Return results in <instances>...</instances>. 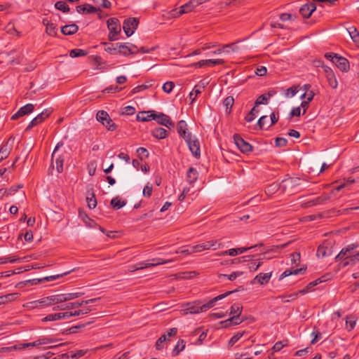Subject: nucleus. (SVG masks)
<instances>
[{"instance_id":"49530a36","label":"nucleus","mask_w":359,"mask_h":359,"mask_svg":"<svg viewBox=\"0 0 359 359\" xmlns=\"http://www.w3.org/2000/svg\"><path fill=\"white\" fill-rule=\"evenodd\" d=\"M245 332H237L229 341V346H233L244 334Z\"/></svg>"},{"instance_id":"13d9d810","label":"nucleus","mask_w":359,"mask_h":359,"mask_svg":"<svg viewBox=\"0 0 359 359\" xmlns=\"http://www.w3.org/2000/svg\"><path fill=\"white\" fill-rule=\"evenodd\" d=\"M86 351L84 350H78L76 351H70L69 352V356L72 358L78 359L85 355Z\"/></svg>"},{"instance_id":"2f4dec72","label":"nucleus","mask_w":359,"mask_h":359,"mask_svg":"<svg viewBox=\"0 0 359 359\" xmlns=\"http://www.w3.org/2000/svg\"><path fill=\"white\" fill-rule=\"evenodd\" d=\"M331 249L324 245H319L316 252V256L318 258H324L327 256L331 255Z\"/></svg>"},{"instance_id":"7ed1b4c3","label":"nucleus","mask_w":359,"mask_h":359,"mask_svg":"<svg viewBox=\"0 0 359 359\" xmlns=\"http://www.w3.org/2000/svg\"><path fill=\"white\" fill-rule=\"evenodd\" d=\"M62 146L63 142H58L51 156L52 161L53 160V158H55L56 170L59 173L62 172L65 160L69 156V154L66 151L60 150V147H62Z\"/></svg>"},{"instance_id":"6e6552de","label":"nucleus","mask_w":359,"mask_h":359,"mask_svg":"<svg viewBox=\"0 0 359 359\" xmlns=\"http://www.w3.org/2000/svg\"><path fill=\"white\" fill-rule=\"evenodd\" d=\"M97 120L104 126L108 130L114 131L116 129V125L111 119L109 115L105 111H99L96 115Z\"/></svg>"},{"instance_id":"473e14b6","label":"nucleus","mask_w":359,"mask_h":359,"mask_svg":"<svg viewBox=\"0 0 359 359\" xmlns=\"http://www.w3.org/2000/svg\"><path fill=\"white\" fill-rule=\"evenodd\" d=\"M19 297L18 293H11L0 297V305L6 304L14 301Z\"/></svg>"},{"instance_id":"dca6fc26","label":"nucleus","mask_w":359,"mask_h":359,"mask_svg":"<svg viewBox=\"0 0 359 359\" xmlns=\"http://www.w3.org/2000/svg\"><path fill=\"white\" fill-rule=\"evenodd\" d=\"M334 57L335 60H333V62L341 71L347 72L350 69V64L346 58L338 56L337 54L334 55Z\"/></svg>"},{"instance_id":"72a5a7b5","label":"nucleus","mask_w":359,"mask_h":359,"mask_svg":"<svg viewBox=\"0 0 359 359\" xmlns=\"http://www.w3.org/2000/svg\"><path fill=\"white\" fill-rule=\"evenodd\" d=\"M306 271V268H300V269H294V270H292V269H287V270H285L279 277V280H282L285 277H287L290 275H298L299 273H304Z\"/></svg>"},{"instance_id":"4d7b16f0","label":"nucleus","mask_w":359,"mask_h":359,"mask_svg":"<svg viewBox=\"0 0 359 359\" xmlns=\"http://www.w3.org/2000/svg\"><path fill=\"white\" fill-rule=\"evenodd\" d=\"M20 259L19 257H18L17 256L8 257H1L0 258V264H6L8 262L14 263V262H16L17 261H19Z\"/></svg>"},{"instance_id":"9b49d317","label":"nucleus","mask_w":359,"mask_h":359,"mask_svg":"<svg viewBox=\"0 0 359 359\" xmlns=\"http://www.w3.org/2000/svg\"><path fill=\"white\" fill-rule=\"evenodd\" d=\"M242 309L243 306H241V304H233L231 306L230 314L234 316L228 319L227 321H231L234 325H239L240 323H241L243 321V319L240 320L239 316L241 313Z\"/></svg>"},{"instance_id":"7c9ffc66","label":"nucleus","mask_w":359,"mask_h":359,"mask_svg":"<svg viewBox=\"0 0 359 359\" xmlns=\"http://www.w3.org/2000/svg\"><path fill=\"white\" fill-rule=\"evenodd\" d=\"M198 173L193 167H190L187 172V180L190 184H194L198 179Z\"/></svg>"},{"instance_id":"a18cd8bd","label":"nucleus","mask_w":359,"mask_h":359,"mask_svg":"<svg viewBox=\"0 0 359 359\" xmlns=\"http://www.w3.org/2000/svg\"><path fill=\"white\" fill-rule=\"evenodd\" d=\"M330 196H319V197L316 198V199H314L311 201H309V203L310 204V205L322 204V203H324L325 201L330 200Z\"/></svg>"},{"instance_id":"a878e982","label":"nucleus","mask_w":359,"mask_h":359,"mask_svg":"<svg viewBox=\"0 0 359 359\" xmlns=\"http://www.w3.org/2000/svg\"><path fill=\"white\" fill-rule=\"evenodd\" d=\"M135 49H137L135 46H133L131 48H130L123 43H118V53L122 54L123 55H128L130 54L135 53Z\"/></svg>"},{"instance_id":"6e6d98bb","label":"nucleus","mask_w":359,"mask_h":359,"mask_svg":"<svg viewBox=\"0 0 359 359\" xmlns=\"http://www.w3.org/2000/svg\"><path fill=\"white\" fill-rule=\"evenodd\" d=\"M270 96H271V94H269V96H266V95H261L256 100L255 105L257 106L259 104H266L268 100H269Z\"/></svg>"},{"instance_id":"f3484780","label":"nucleus","mask_w":359,"mask_h":359,"mask_svg":"<svg viewBox=\"0 0 359 359\" xmlns=\"http://www.w3.org/2000/svg\"><path fill=\"white\" fill-rule=\"evenodd\" d=\"M34 109V106L32 104H27L25 106L20 108V109L14 114L11 119L12 120H16L20 116H23L27 114H31Z\"/></svg>"},{"instance_id":"b1692460","label":"nucleus","mask_w":359,"mask_h":359,"mask_svg":"<svg viewBox=\"0 0 359 359\" xmlns=\"http://www.w3.org/2000/svg\"><path fill=\"white\" fill-rule=\"evenodd\" d=\"M97 11H100V8H97L90 4L79 5L76 6V11L79 13H93Z\"/></svg>"},{"instance_id":"de8ad7c7","label":"nucleus","mask_w":359,"mask_h":359,"mask_svg":"<svg viewBox=\"0 0 359 359\" xmlns=\"http://www.w3.org/2000/svg\"><path fill=\"white\" fill-rule=\"evenodd\" d=\"M243 271H234V272H232L229 275L219 274V278H221L222 277H227L229 280L233 281L238 276H241V275H243Z\"/></svg>"},{"instance_id":"423d86ee","label":"nucleus","mask_w":359,"mask_h":359,"mask_svg":"<svg viewBox=\"0 0 359 359\" xmlns=\"http://www.w3.org/2000/svg\"><path fill=\"white\" fill-rule=\"evenodd\" d=\"M151 262H140L139 264H137L135 265H133L130 266V271H135L137 270H142L144 269L158 266L160 264H167L168 262H171L172 260H164L161 258H154L151 260Z\"/></svg>"},{"instance_id":"c03bdc74","label":"nucleus","mask_w":359,"mask_h":359,"mask_svg":"<svg viewBox=\"0 0 359 359\" xmlns=\"http://www.w3.org/2000/svg\"><path fill=\"white\" fill-rule=\"evenodd\" d=\"M87 55V52L83 49L75 48L69 52V55L72 57H82Z\"/></svg>"},{"instance_id":"2eb2a0df","label":"nucleus","mask_w":359,"mask_h":359,"mask_svg":"<svg viewBox=\"0 0 359 359\" xmlns=\"http://www.w3.org/2000/svg\"><path fill=\"white\" fill-rule=\"evenodd\" d=\"M224 62H225L224 60L222 59H215V60L208 59V60H203L198 62H196V63L193 64L192 66L197 67V68H201L204 66L214 67L216 65H223V64H224Z\"/></svg>"},{"instance_id":"aec40b11","label":"nucleus","mask_w":359,"mask_h":359,"mask_svg":"<svg viewBox=\"0 0 359 359\" xmlns=\"http://www.w3.org/2000/svg\"><path fill=\"white\" fill-rule=\"evenodd\" d=\"M257 246V245H254V246H252V247H250V248H231V249H229L228 250H225V251H223V252H220L219 255L220 256L229 255V256H231V257H234V256L237 255L238 254L244 253L247 250H248L249 249L254 248H255Z\"/></svg>"},{"instance_id":"c85d7f7f","label":"nucleus","mask_w":359,"mask_h":359,"mask_svg":"<svg viewBox=\"0 0 359 359\" xmlns=\"http://www.w3.org/2000/svg\"><path fill=\"white\" fill-rule=\"evenodd\" d=\"M67 315L64 313H50L42 318V322L55 321L61 319H66Z\"/></svg>"},{"instance_id":"4468645a","label":"nucleus","mask_w":359,"mask_h":359,"mask_svg":"<svg viewBox=\"0 0 359 359\" xmlns=\"http://www.w3.org/2000/svg\"><path fill=\"white\" fill-rule=\"evenodd\" d=\"M195 6L194 5V4H192V0H190L189 2H187V4L181 6L178 9H175V10H172L171 12H172V15L174 16L175 18H177V17H180V15L184 14V13H188L191 11H192L194 8H195Z\"/></svg>"},{"instance_id":"ea45409f","label":"nucleus","mask_w":359,"mask_h":359,"mask_svg":"<svg viewBox=\"0 0 359 359\" xmlns=\"http://www.w3.org/2000/svg\"><path fill=\"white\" fill-rule=\"evenodd\" d=\"M110 203L113 208H114L115 210H118L125 206L126 202L125 201H122L119 196H116L111 199Z\"/></svg>"},{"instance_id":"052dcab7","label":"nucleus","mask_w":359,"mask_h":359,"mask_svg":"<svg viewBox=\"0 0 359 359\" xmlns=\"http://www.w3.org/2000/svg\"><path fill=\"white\" fill-rule=\"evenodd\" d=\"M137 154L141 160L143 158V157L148 158L149 155L148 151L144 147L137 148Z\"/></svg>"},{"instance_id":"cd10ccee","label":"nucleus","mask_w":359,"mask_h":359,"mask_svg":"<svg viewBox=\"0 0 359 359\" xmlns=\"http://www.w3.org/2000/svg\"><path fill=\"white\" fill-rule=\"evenodd\" d=\"M32 304H34V307H38L40 306H50L54 305L51 296L46 297L39 300L34 301V302H32Z\"/></svg>"},{"instance_id":"f257e3e1","label":"nucleus","mask_w":359,"mask_h":359,"mask_svg":"<svg viewBox=\"0 0 359 359\" xmlns=\"http://www.w3.org/2000/svg\"><path fill=\"white\" fill-rule=\"evenodd\" d=\"M233 292V291H228L224 294H219L210 300L208 303L203 305H200V302L187 303L184 306V309L182 311H183L184 314H196L201 312H205L209 309L213 307L217 301L224 299Z\"/></svg>"},{"instance_id":"bf43d9fd","label":"nucleus","mask_w":359,"mask_h":359,"mask_svg":"<svg viewBox=\"0 0 359 359\" xmlns=\"http://www.w3.org/2000/svg\"><path fill=\"white\" fill-rule=\"evenodd\" d=\"M135 113V109L132 106H126L121 109V114L123 115H133Z\"/></svg>"},{"instance_id":"79ce46f5","label":"nucleus","mask_w":359,"mask_h":359,"mask_svg":"<svg viewBox=\"0 0 359 359\" xmlns=\"http://www.w3.org/2000/svg\"><path fill=\"white\" fill-rule=\"evenodd\" d=\"M234 103V99L232 96L226 97L223 102L224 107H226V113L229 114L231 111L232 107Z\"/></svg>"},{"instance_id":"1a4fd4ad","label":"nucleus","mask_w":359,"mask_h":359,"mask_svg":"<svg viewBox=\"0 0 359 359\" xmlns=\"http://www.w3.org/2000/svg\"><path fill=\"white\" fill-rule=\"evenodd\" d=\"M233 140L238 149L243 154H248L252 150V146L246 142L240 135L235 134Z\"/></svg>"},{"instance_id":"c9c22d12","label":"nucleus","mask_w":359,"mask_h":359,"mask_svg":"<svg viewBox=\"0 0 359 359\" xmlns=\"http://www.w3.org/2000/svg\"><path fill=\"white\" fill-rule=\"evenodd\" d=\"M43 23L46 27V32L47 33V34H48L50 36H56L57 29H56V26L53 23L50 22L46 20H43Z\"/></svg>"},{"instance_id":"774afa93","label":"nucleus","mask_w":359,"mask_h":359,"mask_svg":"<svg viewBox=\"0 0 359 359\" xmlns=\"http://www.w3.org/2000/svg\"><path fill=\"white\" fill-rule=\"evenodd\" d=\"M65 305V309L67 310H69V309H72L74 308H78V307L82 306L83 304V302L81 301V302L67 303Z\"/></svg>"},{"instance_id":"20e7f679","label":"nucleus","mask_w":359,"mask_h":359,"mask_svg":"<svg viewBox=\"0 0 359 359\" xmlns=\"http://www.w3.org/2000/svg\"><path fill=\"white\" fill-rule=\"evenodd\" d=\"M184 140L193 156L196 158H199L201 157V149L198 138L193 136L191 133H188L187 137Z\"/></svg>"},{"instance_id":"864d4df0","label":"nucleus","mask_w":359,"mask_h":359,"mask_svg":"<svg viewBox=\"0 0 359 359\" xmlns=\"http://www.w3.org/2000/svg\"><path fill=\"white\" fill-rule=\"evenodd\" d=\"M91 323V322H88L86 323L79 324L75 326H72L69 328V332L71 334L76 333L79 330L83 329L86 325H88Z\"/></svg>"},{"instance_id":"6ab92c4d","label":"nucleus","mask_w":359,"mask_h":359,"mask_svg":"<svg viewBox=\"0 0 359 359\" xmlns=\"http://www.w3.org/2000/svg\"><path fill=\"white\" fill-rule=\"evenodd\" d=\"M316 9V6L314 4H306L300 8L299 13L304 18H309Z\"/></svg>"},{"instance_id":"8fccbe9b","label":"nucleus","mask_w":359,"mask_h":359,"mask_svg":"<svg viewBox=\"0 0 359 359\" xmlns=\"http://www.w3.org/2000/svg\"><path fill=\"white\" fill-rule=\"evenodd\" d=\"M329 75L330 76H327L326 78H327V82H328L330 86L334 89L337 88V86H338V83H337V81L334 74H329Z\"/></svg>"},{"instance_id":"338daca9","label":"nucleus","mask_w":359,"mask_h":359,"mask_svg":"<svg viewBox=\"0 0 359 359\" xmlns=\"http://www.w3.org/2000/svg\"><path fill=\"white\" fill-rule=\"evenodd\" d=\"M122 90L121 87H118L117 86H111L109 87L106 88L103 92L107 93H114L120 92Z\"/></svg>"},{"instance_id":"e2e57ef3","label":"nucleus","mask_w":359,"mask_h":359,"mask_svg":"<svg viewBox=\"0 0 359 359\" xmlns=\"http://www.w3.org/2000/svg\"><path fill=\"white\" fill-rule=\"evenodd\" d=\"M354 182H355V180L348 178V179L346 180V182H344V183L341 184L337 187H336L334 189H333L332 191V194H334V191H339L343 188H344L346 186V184H353Z\"/></svg>"},{"instance_id":"ddd939ff","label":"nucleus","mask_w":359,"mask_h":359,"mask_svg":"<svg viewBox=\"0 0 359 359\" xmlns=\"http://www.w3.org/2000/svg\"><path fill=\"white\" fill-rule=\"evenodd\" d=\"M52 113V110L50 109H45L41 114H38L34 118H33L27 127L26 128V130H30L32 128L40 124L43 121H44Z\"/></svg>"},{"instance_id":"3c124183","label":"nucleus","mask_w":359,"mask_h":359,"mask_svg":"<svg viewBox=\"0 0 359 359\" xmlns=\"http://www.w3.org/2000/svg\"><path fill=\"white\" fill-rule=\"evenodd\" d=\"M65 302L70 301L74 299H76L79 297H81L83 295V292H72V293H65Z\"/></svg>"},{"instance_id":"5701e85b","label":"nucleus","mask_w":359,"mask_h":359,"mask_svg":"<svg viewBox=\"0 0 359 359\" xmlns=\"http://www.w3.org/2000/svg\"><path fill=\"white\" fill-rule=\"evenodd\" d=\"M205 87V83L201 81L198 84L196 85L193 90L189 94V99L191 103L194 102L198 95L201 94Z\"/></svg>"},{"instance_id":"0eeeda50","label":"nucleus","mask_w":359,"mask_h":359,"mask_svg":"<svg viewBox=\"0 0 359 359\" xmlns=\"http://www.w3.org/2000/svg\"><path fill=\"white\" fill-rule=\"evenodd\" d=\"M359 247L358 243H351L346 247L341 249L340 252L335 257L336 261L346 262L350 259L353 254V250Z\"/></svg>"},{"instance_id":"393cba45","label":"nucleus","mask_w":359,"mask_h":359,"mask_svg":"<svg viewBox=\"0 0 359 359\" xmlns=\"http://www.w3.org/2000/svg\"><path fill=\"white\" fill-rule=\"evenodd\" d=\"M271 277V272L266 273H260L255 277L253 283L257 282L260 285H264L270 280Z\"/></svg>"},{"instance_id":"37998d69","label":"nucleus","mask_w":359,"mask_h":359,"mask_svg":"<svg viewBox=\"0 0 359 359\" xmlns=\"http://www.w3.org/2000/svg\"><path fill=\"white\" fill-rule=\"evenodd\" d=\"M55 7L56 9L61 11L63 13H67L69 11L68 5L63 1H59L56 2Z\"/></svg>"},{"instance_id":"bb28decb","label":"nucleus","mask_w":359,"mask_h":359,"mask_svg":"<svg viewBox=\"0 0 359 359\" xmlns=\"http://www.w3.org/2000/svg\"><path fill=\"white\" fill-rule=\"evenodd\" d=\"M79 30V27L73 23L71 25H65L61 27V32L64 35H72L76 33Z\"/></svg>"},{"instance_id":"f704fd0d","label":"nucleus","mask_w":359,"mask_h":359,"mask_svg":"<svg viewBox=\"0 0 359 359\" xmlns=\"http://www.w3.org/2000/svg\"><path fill=\"white\" fill-rule=\"evenodd\" d=\"M151 135L157 139H164L167 136V130L163 128H156L151 131Z\"/></svg>"},{"instance_id":"58836bf2","label":"nucleus","mask_w":359,"mask_h":359,"mask_svg":"<svg viewBox=\"0 0 359 359\" xmlns=\"http://www.w3.org/2000/svg\"><path fill=\"white\" fill-rule=\"evenodd\" d=\"M347 31L353 42L359 46V32L357 29L355 27H351L347 29Z\"/></svg>"},{"instance_id":"f03ea898","label":"nucleus","mask_w":359,"mask_h":359,"mask_svg":"<svg viewBox=\"0 0 359 359\" xmlns=\"http://www.w3.org/2000/svg\"><path fill=\"white\" fill-rule=\"evenodd\" d=\"M303 180L298 177H292L283 180L281 183L278 185V184H273L270 185L267 190L270 191H276L278 189H281L283 191H286L287 189H294L298 186L302 184V182Z\"/></svg>"},{"instance_id":"0e129e2a","label":"nucleus","mask_w":359,"mask_h":359,"mask_svg":"<svg viewBox=\"0 0 359 359\" xmlns=\"http://www.w3.org/2000/svg\"><path fill=\"white\" fill-rule=\"evenodd\" d=\"M137 120L139 121H142V122L149 121L148 112H146V111L140 112L137 115Z\"/></svg>"},{"instance_id":"f8f14e48","label":"nucleus","mask_w":359,"mask_h":359,"mask_svg":"<svg viewBox=\"0 0 359 359\" xmlns=\"http://www.w3.org/2000/svg\"><path fill=\"white\" fill-rule=\"evenodd\" d=\"M14 140H15V137H13V136H11L8 140L6 141V142H5L4 144H3L0 148V163L6 159L10 154L11 150H12V147H13V144L14 142Z\"/></svg>"},{"instance_id":"c756f323","label":"nucleus","mask_w":359,"mask_h":359,"mask_svg":"<svg viewBox=\"0 0 359 359\" xmlns=\"http://www.w3.org/2000/svg\"><path fill=\"white\" fill-rule=\"evenodd\" d=\"M177 130L179 135L184 140L187 138V124L186 121L181 120L177 123Z\"/></svg>"},{"instance_id":"a19ab883","label":"nucleus","mask_w":359,"mask_h":359,"mask_svg":"<svg viewBox=\"0 0 359 359\" xmlns=\"http://www.w3.org/2000/svg\"><path fill=\"white\" fill-rule=\"evenodd\" d=\"M185 341L183 339H180L177 341V344L175 345V348L172 350V355L176 356L177 355L182 351L184 350L185 348Z\"/></svg>"},{"instance_id":"4be33fe9","label":"nucleus","mask_w":359,"mask_h":359,"mask_svg":"<svg viewBox=\"0 0 359 359\" xmlns=\"http://www.w3.org/2000/svg\"><path fill=\"white\" fill-rule=\"evenodd\" d=\"M204 250L212 249L214 250L222 247L220 240H211L202 243Z\"/></svg>"},{"instance_id":"603ef678","label":"nucleus","mask_w":359,"mask_h":359,"mask_svg":"<svg viewBox=\"0 0 359 359\" xmlns=\"http://www.w3.org/2000/svg\"><path fill=\"white\" fill-rule=\"evenodd\" d=\"M51 297L54 305L65 302L64 294H54L51 295Z\"/></svg>"},{"instance_id":"09e8293b","label":"nucleus","mask_w":359,"mask_h":359,"mask_svg":"<svg viewBox=\"0 0 359 359\" xmlns=\"http://www.w3.org/2000/svg\"><path fill=\"white\" fill-rule=\"evenodd\" d=\"M86 201L88 203V206L90 209H93L97 205V200L95 196L93 193L91 194V196H87Z\"/></svg>"},{"instance_id":"680f3d73","label":"nucleus","mask_w":359,"mask_h":359,"mask_svg":"<svg viewBox=\"0 0 359 359\" xmlns=\"http://www.w3.org/2000/svg\"><path fill=\"white\" fill-rule=\"evenodd\" d=\"M167 340V335L163 334L156 341V348L158 350H161L163 348V343Z\"/></svg>"},{"instance_id":"5fc2aeb1","label":"nucleus","mask_w":359,"mask_h":359,"mask_svg":"<svg viewBox=\"0 0 359 359\" xmlns=\"http://www.w3.org/2000/svg\"><path fill=\"white\" fill-rule=\"evenodd\" d=\"M359 262V253L358 252H354L350 259L344 262V266H346L350 264H355L356 262Z\"/></svg>"},{"instance_id":"39448f33","label":"nucleus","mask_w":359,"mask_h":359,"mask_svg":"<svg viewBox=\"0 0 359 359\" xmlns=\"http://www.w3.org/2000/svg\"><path fill=\"white\" fill-rule=\"evenodd\" d=\"M107 27L109 30L108 39L114 41L118 39L117 35L121 32V28L119 21L117 18H111L107 20Z\"/></svg>"},{"instance_id":"4c0bfd02","label":"nucleus","mask_w":359,"mask_h":359,"mask_svg":"<svg viewBox=\"0 0 359 359\" xmlns=\"http://www.w3.org/2000/svg\"><path fill=\"white\" fill-rule=\"evenodd\" d=\"M323 281H325V280H323L322 278H319L309 283L306 286L305 288L299 290V292L302 294H304L307 293L309 291H310L312 287H313L314 286H316L317 285H318L320 283H323Z\"/></svg>"},{"instance_id":"412c9836","label":"nucleus","mask_w":359,"mask_h":359,"mask_svg":"<svg viewBox=\"0 0 359 359\" xmlns=\"http://www.w3.org/2000/svg\"><path fill=\"white\" fill-rule=\"evenodd\" d=\"M156 121L159 124L166 126L168 128L174 126V123L171 121L170 118L163 113H160L158 114Z\"/></svg>"},{"instance_id":"a211bd4d","label":"nucleus","mask_w":359,"mask_h":359,"mask_svg":"<svg viewBox=\"0 0 359 359\" xmlns=\"http://www.w3.org/2000/svg\"><path fill=\"white\" fill-rule=\"evenodd\" d=\"M53 342V339L48 337H41L33 342L26 343V344H19V347L21 348H25L30 346H39L40 345H46Z\"/></svg>"},{"instance_id":"69168bd1","label":"nucleus","mask_w":359,"mask_h":359,"mask_svg":"<svg viewBox=\"0 0 359 359\" xmlns=\"http://www.w3.org/2000/svg\"><path fill=\"white\" fill-rule=\"evenodd\" d=\"M175 87V83L172 81L165 82L163 86V90L164 92L167 93H170L173 88Z\"/></svg>"},{"instance_id":"e433bc0d","label":"nucleus","mask_w":359,"mask_h":359,"mask_svg":"<svg viewBox=\"0 0 359 359\" xmlns=\"http://www.w3.org/2000/svg\"><path fill=\"white\" fill-rule=\"evenodd\" d=\"M104 45V50L111 55H116L118 53V43H111L107 42L102 43Z\"/></svg>"},{"instance_id":"9d476101","label":"nucleus","mask_w":359,"mask_h":359,"mask_svg":"<svg viewBox=\"0 0 359 359\" xmlns=\"http://www.w3.org/2000/svg\"><path fill=\"white\" fill-rule=\"evenodd\" d=\"M139 20L136 18L126 19L123 22V29L127 36H130L137 29Z\"/></svg>"}]
</instances>
